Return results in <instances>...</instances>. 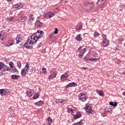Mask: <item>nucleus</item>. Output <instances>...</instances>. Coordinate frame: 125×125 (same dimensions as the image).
Segmentation results:
<instances>
[{
  "label": "nucleus",
  "mask_w": 125,
  "mask_h": 125,
  "mask_svg": "<svg viewBox=\"0 0 125 125\" xmlns=\"http://www.w3.org/2000/svg\"><path fill=\"white\" fill-rule=\"evenodd\" d=\"M29 71H30V64L28 62H26L25 66L21 71V76L26 77V75L29 73Z\"/></svg>",
  "instance_id": "f257e3e1"
},
{
  "label": "nucleus",
  "mask_w": 125,
  "mask_h": 125,
  "mask_svg": "<svg viewBox=\"0 0 125 125\" xmlns=\"http://www.w3.org/2000/svg\"><path fill=\"white\" fill-rule=\"evenodd\" d=\"M34 35L37 36V39L35 40V42H38V40H40V39H42V38H43V35H44V33L42 30H38L36 32V33H34Z\"/></svg>",
  "instance_id": "f03ea898"
},
{
  "label": "nucleus",
  "mask_w": 125,
  "mask_h": 125,
  "mask_svg": "<svg viewBox=\"0 0 125 125\" xmlns=\"http://www.w3.org/2000/svg\"><path fill=\"white\" fill-rule=\"evenodd\" d=\"M78 97H79V100H81L83 102H84L86 101L87 99L88 98L87 95L85 93H80V94L79 95Z\"/></svg>",
  "instance_id": "7ed1b4c3"
},
{
  "label": "nucleus",
  "mask_w": 125,
  "mask_h": 125,
  "mask_svg": "<svg viewBox=\"0 0 125 125\" xmlns=\"http://www.w3.org/2000/svg\"><path fill=\"white\" fill-rule=\"evenodd\" d=\"M57 71L55 68H53L50 71L51 75L48 77V80H52L53 78H56V76L57 75Z\"/></svg>",
  "instance_id": "20e7f679"
},
{
  "label": "nucleus",
  "mask_w": 125,
  "mask_h": 125,
  "mask_svg": "<svg viewBox=\"0 0 125 125\" xmlns=\"http://www.w3.org/2000/svg\"><path fill=\"white\" fill-rule=\"evenodd\" d=\"M93 6H94V5L92 3H88L84 4L83 6V9L87 11L88 10H91V8H93Z\"/></svg>",
  "instance_id": "39448f33"
},
{
  "label": "nucleus",
  "mask_w": 125,
  "mask_h": 125,
  "mask_svg": "<svg viewBox=\"0 0 125 125\" xmlns=\"http://www.w3.org/2000/svg\"><path fill=\"white\" fill-rule=\"evenodd\" d=\"M85 110L87 113H88V114H91L92 115L94 114V111L91 109V107L90 105H88V104H86V106H85Z\"/></svg>",
  "instance_id": "423d86ee"
},
{
  "label": "nucleus",
  "mask_w": 125,
  "mask_h": 125,
  "mask_svg": "<svg viewBox=\"0 0 125 125\" xmlns=\"http://www.w3.org/2000/svg\"><path fill=\"white\" fill-rule=\"evenodd\" d=\"M102 37L103 39H104V43H103V46L104 47H106L109 45V40L107 39L106 38L107 37V36L105 34H103L102 35Z\"/></svg>",
  "instance_id": "0eeeda50"
},
{
  "label": "nucleus",
  "mask_w": 125,
  "mask_h": 125,
  "mask_svg": "<svg viewBox=\"0 0 125 125\" xmlns=\"http://www.w3.org/2000/svg\"><path fill=\"white\" fill-rule=\"evenodd\" d=\"M0 94H1V96H6L9 94V90L7 89H0Z\"/></svg>",
  "instance_id": "6e6552de"
},
{
  "label": "nucleus",
  "mask_w": 125,
  "mask_h": 125,
  "mask_svg": "<svg viewBox=\"0 0 125 125\" xmlns=\"http://www.w3.org/2000/svg\"><path fill=\"white\" fill-rule=\"evenodd\" d=\"M7 69V66L2 62H0V70L1 72H5Z\"/></svg>",
  "instance_id": "1a4fd4ad"
},
{
  "label": "nucleus",
  "mask_w": 125,
  "mask_h": 125,
  "mask_svg": "<svg viewBox=\"0 0 125 125\" xmlns=\"http://www.w3.org/2000/svg\"><path fill=\"white\" fill-rule=\"evenodd\" d=\"M85 52H86V48H85L81 50L79 52L80 54L78 55V57H79V58H83V55Z\"/></svg>",
  "instance_id": "9d476101"
},
{
  "label": "nucleus",
  "mask_w": 125,
  "mask_h": 125,
  "mask_svg": "<svg viewBox=\"0 0 125 125\" xmlns=\"http://www.w3.org/2000/svg\"><path fill=\"white\" fill-rule=\"evenodd\" d=\"M14 8H17L18 9H21L23 7V4L22 3H18L15 4L14 6Z\"/></svg>",
  "instance_id": "9b49d317"
},
{
  "label": "nucleus",
  "mask_w": 125,
  "mask_h": 125,
  "mask_svg": "<svg viewBox=\"0 0 125 125\" xmlns=\"http://www.w3.org/2000/svg\"><path fill=\"white\" fill-rule=\"evenodd\" d=\"M35 28L38 29L42 26V23L40 21H37L35 23Z\"/></svg>",
  "instance_id": "f8f14e48"
},
{
  "label": "nucleus",
  "mask_w": 125,
  "mask_h": 125,
  "mask_svg": "<svg viewBox=\"0 0 125 125\" xmlns=\"http://www.w3.org/2000/svg\"><path fill=\"white\" fill-rule=\"evenodd\" d=\"M16 43L18 44L20 42H21V41H22V39L21 37V35L19 34L17 35V37L16 38Z\"/></svg>",
  "instance_id": "ddd939ff"
},
{
  "label": "nucleus",
  "mask_w": 125,
  "mask_h": 125,
  "mask_svg": "<svg viewBox=\"0 0 125 125\" xmlns=\"http://www.w3.org/2000/svg\"><path fill=\"white\" fill-rule=\"evenodd\" d=\"M82 117V114H81V112H77V114L76 115H74L73 116L74 120H77V119H79Z\"/></svg>",
  "instance_id": "4468645a"
},
{
  "label": "nucleus",
  "mask_w": 125,
  "mask_h": 125,
  "mask_svg": "<svg viewBox=\"0 0 125 125\" xmlns=\"http://www.w3.org/2000/svg\"><path fill=\"white\" fill-rule=\"evenodd\" d=\"M106 2V0H98L97 2V5H102Z\"/></svg>",
  "instance_id": "2eb2a0df"
},
{
  "label": "nucleus",
  "mask_w": 125,
  "mask_h": 125,
  "mask_svg": "<svg viewBox=\"0 0 125 125\" xmlns=\"http://www.w3.org/2000/svg\"><path fill=\"white\" fill-rule=\"evenodd\" d=\"M69 86L72 87V86H77V83H75L72 82L68 83L66 86L65 88H68Z\"/></svg>",
  "instance_id": "dca6fc26"
},
{
  "label": "nucleus",
  "mask_w": 125,
  "mask_h": 125,
  "mask_svg": "<svg viewBox=\"0 0 125 125\" xmlns=\"http://www.w3.org/2000/svg\"><path fill=\"white\" fill-rule=\"evenodd\" d=\"M104 111L105 113H111L113 110H112V107H110V106H108L104 108Z\"/></svg>",
  "instance_id": "f3484780"
},
{
  "label": "nucleus",
  "mask_w": 125,
  "mask_h": 125,
  "mask_svg": "<svg viewBox=\"0 0 125 125\" xmlns=\"http://www.w3.org/2000/svg\"><path fill=\"white\" fill-rule=\"evenodd\" d=\"M20 21H21V22H25L26 20H28V18L27 16H22L19 19Z\"/></svg>",
  "instance_id": "a211bd4d"
},
{
  "label": "nucleus",
  "mask_w": 125,
  "mask_h": 125,
  "mask_svg": "<svg viewBox=\"0 0 125 125\" xmlns=\"http://www.w3.org/2000/svg\"><path fill=\"white\" fill-rule=\"evenodd\" d=\"M67 77H68V72L62 75L61 79L62 81H64V80H65Z\"/></svg>",
  "instance_id": "6ab92c4d"
},
{
  "label": "nucleus",
  "mask_w": 125,
  "mask_h": 125,
  "mask_svg": "<svg viewBox=\"0 0 125 125\" xmlns=\"http://www.w3.org/2000/svg\"><path fill=\"white\" fill-rule=\"evenodd\" d=\"M82 34L78 35L76 37V40L77 42H81L82 40H83V38H82Z\"/></svg>",
  "instance_id": "aec40b11"
},
{
  "label": "nucleus",
  "mask_w": 125,
  "mask_h": 125,
  "mask_svg": "<svg viewBox=\"0 0 125 125\" xmlns=\"http://www.w3.org/2000/svg\"><path fill=\"white\" fill-rule=\"evenodd\" d=\"M84 60H85V61H97L98 60H97V59L96 58H93V59H89L88 58H87V57H84Z\"/></svg>",
  "instance_id": "412c9836"
},
{
  "label": "nucleus",
  "mask_w": 125,
  "mask_h": 125,
  "mask_svg": "<svg viewBox=\"0 0 125 125\" xmlns=\"http://www.w3.org/2000/svg\"><path fill=\"white\" fill-rule=\"evenodd\" d=\"M96 92L100 96H102V97L104 96V93L103 92V91L99 90H97Z\"/></svg>",
  "instance_id": "4be33fe9"
},
{
  "label": "nucleus",
  "mask_w": 125,
  "mask_h": 125,
  "mask_svg": "<svg viewBox=\"0 0 125 125\" xmlns=\"http://www.w3.org/2000/svg\"><path fill=\"white\" fill-rule=\"evenodd\" d=\"M11 78L13 79V80H19L18 78H20V76L17 75H12Z\"/></svg>",
  "instance_id": "5701e85b"
},
{
  "label": "nucleus",
  "mask_w": 125,
  "mask_h": 125,
  "mask_svg": "<svg viewBox=\"0 0 125 125\" xmlns=\"http://www.w3.org/2000/svg\"><path fill=\"white\" fill-rule=\"evenodd\" d=\"M23 46L28 49H33V46L27 44V43H24Z\"/></svg>",
  "instance_id": "b1692460"
},
{
  "label": "nucleus",
  "mask_w": 125,
  "mask_h": 125,
  "mask_svg": "<svg viewBox=\"0 0 125 125\" xmlns=\"http://www.w3.org/2000/svg\"><path fill=\"white\" fill-rule=\"evenodd\" d=\"M25 43H27V44H28V43H29V44H31L32 43V45H34V44H35V41H33L32 40L30 41V40H29L28 38Z\"/></svg>",
  "instance_id": "393cba45"
},
{
  "label": "nucleus",
  "mask_w": 125,
  "mask_h": 125,
  "mask_svg": "<svg viewBox=\"0 0 125 125\" xmlns=\"http://www.w3.org/2000/svg\"><path fill=\"white\" fill-rule=\"evenodd\" d=\"M34 104L35 105H37V106H41V105H42V104H43V102L40 101L37 103H34Z\"/></svg>",
  "instance_id": "a878e982"
},
{
  "label": "nucleus",
  "mask_w": 125,
  "mask_h": 125,
  "mask_svg": "<svg viewBox=\"0 0 125 125\" xmlns=\"http://www.w3.org/2000/svg\"><path fill=\"white\" fill-rule=\"evenodd\" d=\"M39 97H40V93H36L34 96H33V98L34 99H38V98H39Z\"/></svg>",
  "instance_id": "bb28decb"
},
{
  "label": "nucleus",
  "mask_w": 125,
  "mask_h": 125,
  "mask_svg": "<svg viewBox=\"0 0 125 125\" xmlns=\"http://www.w3.org/2000/svg\"><path fill=\"white\" fill-rule=\"evenodd\" d=\"M55 102L57 104H58V105H59V104H62V102H63V100H62V99H57L56 100V101H55ZM58 103L60 104H59Z\"/></svg>",
  "instance_id": "cd10ccee"
},
{
  "label": "nucleus",
  "mask_w": 125,
  "mask_h": 125,
  "mask_svg": "<svg viewBox=\"0 0 125 125\" xmlns=\"http://www.w3.org/2000/svg\"><path fill=\"white\" fill-rule=\"evenodd\" d=\"M29 21H34V19H35V17H34V15L33 14H30L29 16Z\"/></svg>",
  "instance_id": "c85d7f7f"
},
{
  "label": "nucleus",
  "mask_w": 125,
  "mask_h": 125,
  "mask_svg": "<svg viewBox=\"0 0 125 125\" xmlns=\"http://www.w3.org/2000/svg\"><path fill=\"white\" fill-rule=\"evenodd\" d=\"M50 14H51V12H49V14H46L45 17L47 18V19H49L52 17V16H51Z\"/></svg>",
  "instance_id": "c756f323"
},
{
  "label": "nucleus",
  "mask_w": 125,
  "mask_h": 125,
  "mask_svg": "<svg viewBox=\"0 0 125 125\" xmlns=\"http://www.w3.org/2000/svg\"><path fill=\"white\" fill-rule=\"evenodd\" d=\"M82 28H83V25L78 24L76 26V30L78 31H80V30H82Z\"/></svg>",
  "instance_id": "7c9ffc66"
},
{
  "label": "nucleus",
  "mask_w": 125,
  "mask_h": 125,
  "mask_svg": "<svg viewBox=\"0 0 125 125\" xmlns=\"http://www.w3.org/2000/svg\"><path fill=\"white\" fill-rule=\"evenodd\" d=\"M4 36V33L3 32L1 31L0 32V39L3 40V36Z\"/></svg>",
  "instance_id": "2f4dec72"
},
{
  "label": "nucleus",
  "mask_w": 125,
  "mask_h": 125,
  "mask_svg": "<svg viewBox=\"0 0 125 125\" xmlns=\"http://www.w3.org/2000/svg\"><path fill=\"white\" fill-rule=\"evenodd\" d=\"M11 69L13 72H15V73H19L18 70H17V69H16V67H15V66L12 67Z\"/></svg>",
  "instance_id": "473e14b6"
},
{
  "label": "nucleus",
  "mask_w": 125,
  "mask_h": 125,
  "mask_svg": "<svg viewBox=\"0 0 125 125\" xmlns=\"http://www.w3.org/2000/svg\"><path fill=\"white\" fill-rule=\"evenodd\" d=\"M66 102H68V100H62V104H59L60 106H63L66 103Z\"/></svg>",
  "instance_id": "72a5a7b5"
},
{
  "label": "nucleus",
  "mask_w": 125,
  "mask_h": 125,
  "mask_svg": "<svg viewBox=\"0 0 125 125\" xmlns=\"http://www.w3.org/2000/svg\"><path fill=\"white\" fill-rule=\"evenodd\" d=\"M82 121H80L79 122L73 124L72 125H83V124L82 123Z\"/></svg>",
  "instance_id": "f704fd0d"
},
{
  "label": "nucleus",
  "mask_w": 125,
  "mask_h": 125,
  "mask_svg": "<svg viewBox=\"0 0 125 125\" xmlns=\"http://www.w3.org/2000/svg\"><path fill=\"white\" fill-rule=\"evenodd\" d=\"M99 36H100V34L96 31L94 33V37H95V38L96 37H99Z\"/></svg>",
  "instance_id": "c9c22d12"
},
{
  "label": "nucleus",
  "mask_w": 125,
  "mask_h": 125,
  "mask_svg": "<svg viewBox=\"0 0 125 125\" xmlns=\"http://www.w3.org/2000/svg\"><path fill=\"white\" fill-rule=\"evenodd\" d=\"M17 66H18L19 69H20L21 67V62H17Z\"/></svg>",
  "instance_id": "e433bc0d"
},
{
  "label": "nucleus",
  "mask_w": 125,
  "mask_h": 125,
  "mask_svg": "<svg viewBox=\"0 0 125 125\" xmlns=\"http://www.w3.org/2000/svg\"><path fill=\"white\" fill-rule=\"evenodd\" d=\"M26 93L27 95H29V97H31L33 95V94L32 93V91H27L26 92Z\"/></svg>",
  "instance_id": "4c0bfd02"
},
{
  "label": "nucleus",
  "mask_w": 125,
  "mask_h": 125,
  "mask_svg": "<svg viewBox=\"0 0 125 125\" xmlns=\"http://www.w3.org/2000/svg\"><path fill=\"white\" fill-rule=\"evenodd\" d=\"M47 120H48V123L49 125H50L51 124V123H52V119H51V118H50V117H48Z\"/></svg>",
  "instance_id": "58836bf2"
},
{
  "label": "nucleus",
  "mask_w": 125,
  "mask_h": 125,
  "mask_svg": "<svg viewBox=\"0 0 125 125\" xmlns=\"http://www.w3.org/2000/svg\"><path fill=\"white\" fill-rule=\"evenodd\" d=\"M8 20L9 21H13L14 20V17H10L8 18Z\"/></svg>",
  "instance_id": "ea45409f"
},
{
  "label": "nucleus",
  "mask_w": 125,
  "mask_h": 125,
  "mask_svg": "<svg viewBox=\"0 0 125 125\" xmlns=\"http://www.w3.org/2000/svg\"><path fill=\"white\" fill-rule=\"evenodd\" d=\"M55 30V31L54 32V34H55V35L58 34V29L57 28H56Z\"/></svg>",
  "instance_id": "a19ab883"
},
{
  "label": "nucleus",
  "mask_w": 125,
  "mask_h": 125,
  "mask_svg": "<svg viewBox=\"0 0 125 125\" xmlns=\"http://www.w3.org/2000/svg\"><path fill=\"white\" fill-rule=\"evenodd\" d=\"M103 10V8L102 7H100L97 9V10H98V12H101V11H102Z\"/></svg>",
  "instance_id": "79ce46f5"
},
{
  "label": "nucleus",
  "mask_w": 125,
  "mask_h": 125,
  "mask_svg": "<svg viewBox=\"0 0 125 125\" xmlns=\"http://www.w3.org/2000/svg\"><path fill=\"white\" fill-rule=\"evenodd\" d=\"M83 46H80V47L78 48L77 50H78V51H80L82 50V49H83Z\"/></svg>",
  "instance_id": "37998d69"
},
{
  "label": "nucleus",
  "mask_w": 125,
  "mask_h": 125,
  "mask_svg": "<svg viewBox=\"0 0 125 125\" xmlns=\"http://www.w3.org/2000/svg\"><path fill=\"white\" fill-rule=\"evenodd\" d=\"M13 64V62H11L10 63H9V65H10V68H12V67H13L14 66L12 65Z\"/></svg>",
  "instance_id": "c03bdc74"
},
{
  "label": "nucleus",
  "mask_w": 125,
  "mask_h": 125,
  "mask_svg": "<svg viewBox=\"0 0 125 125\" xmlns=\"http://www.w3.org/2000/svg\"><path fill=\"white\" fill-rule=\"evenodd\" d=\"M43 74H45L46 73V68H42Z\"/></svg>",
  "instance_id": "a18cd8bd"
},
{
  "label": "nucleus",
  "mask_w": 125,
  "mask_h": 125,
  "mask_svg": "<svg viewBox=\"0 0 125 125\" xmlns=\"http://www.w3.org/2000/svg\"><path fill=\"white\" fill-rule=\"evenodd\" d=\"M42 43H40L39 45H38L37 47L38 48H40V47H41V46H42Z\"/></svg>",
  "instance_id": "49530a36"
},
{
  "label": "nucleus",
  "mask_w": 125,
  "mask_h": 125,
  "mask_svg": "<svg viewBox=\"0 0 125 125\" xmlns=\"http://www.w3.org/2000/svg\"><path fill=\"white\" fill-rule=\"evenodd\" d=\"M117 105H118V103H117V102H115L114 104H113L112 106L113 107H116Z\"/></svg>",
  "instance_id": "de8ad7c7"
},
{
  "label": "nucleus",
  "mask_w": 125,
  "mask_h": 125,
  "mask_svg": "<svg viewBox=\"0 0 125 125\" xmlns=\"http://www.w3.org/2000/svg\"><path fill=\"white\" fill-rule=\"evenodd\" d=\"M113 104H114V102H109V105H110V106H113Z\"/></svg>",
  "instance_id": "09e8293b"
},
{
  "label": "nucleus",
  "mask_w": 125,
  "mask_h": 125,
  "mask_svg": "<svg viewBox=\"0 0 125 125\" xmlns=\"http://www.w3.org/2000/svg\"><path fill=\"white\" fill-rule=\"evenodd\" d=\"M71 115H74V113H75V110L71 109Z\"/></svg>",
  "instance_id": "8fccbe9b"
},
{
  "label": "nucleus",
  "mask_w": 125,
  "mask_h": 125,
  "mask_svg": "<svg viewBox=\"0 0 125 125\" xmlns=\"http://www.w3.org/2000/svg\"><path fill=\"white\" fill-rule=\"evenodd\" d=\"M11 70H12V69H9L7 67V68H6V70L5 71H9V72H10V71H11Z\"/></svg>",
  "instance_id": "3c124183"
},
{
  "label": "nucleus",
  "mask_w": 125,
  "mask_h": 125,
  "mask_svg": "<svg viewBox=\"0 0 125 125\" xmlns=\"http://www.w3.org/2000/svg\"><path fill=\"white\" fill-rule=\"evenodd\" d=\"M71 111H72V109L68 108V109H67L68 113H70V112H71Z\"/></svg>",
  "instance_id": "603ef678"
},
{
  "label": "nucleus",
  "mask_w": 125,
  "mask_h": 125,
  "mask_svg": "<svg viewBox=\"0 0 125 125\" xmlns=\"http://www.w3.org/2000/svg\"><path fill=\"white\" fill-rule=\"evenodd\" d=\"M53 36H54L53 33L51 34V39H54V37Z\"/></svg>",
  "instance_id": "864d4df0"
},
{
  "label": "nucleus",
  "mask_w": 125,
  "mask_h": 125,
  "mask_svg": "<svg viewBox=\"0 0 125 125\" xmlns=\"http://www.w3.org/2000/svg\"><path fill=\"white\" fill-rule=\"evenodd\" d=\"M34 72V69L33 68L30 69V72L33 73Z\"/></svg>",
  "instance_id": "5fc2aeb1"
},
{
  "label": "nucleus",
  "mask_w": 125,
  "mask_h": 125,
  "mask_svg": "<svg viewBox=\"0 0 125 125\" xmlns=\"http://www.w3.org/2000/svg\"><path fill=\"white\" fill-rule=\"evenodd\" d=\"M50 15H51V16H52V17H53V16H54L55 15L54 14V13H53V12H52L51 14H50Z\"/></svg>",
  "instance_id": "6e6d98bb"
},
{
  "label": "nucleus",
  "mask_w": 125,
  "mask_h": 125,
  "mask_svg": "<svg viewBox=\"0 0 125 125\" xmlns=\"http://www.w3.org/2000/svg\"><path fill=\"white\" fill-rule=\"evenodd\" d=\"M36 38H37V36L35 35V36L33 37V40H34V41H36Z\"/></svg>",
  "instance_id": "4d7b16f0"
},
{
  "label": "nucleus",
  "mask_w": 125,
  "mask_h": 125,
  "mask_svg": "<svg viewBox=\"0 0 125 125\" xmlns=\"http://www.w3.org/2000/svg\"><path fill=\"white\" fill-rule=\"evenodd\" d=\"M83 70H87V67H83Z\"/></svg>",
  "instance_id": "13d9d810"
},
{
  "label": "nucleus",
  "mask_w": 125,
  "mask_h": 125,
  "mask_svg": "<svg viewBox=\"0 0 125 125\" xmlns=\"http://www.w3.org/2000/svg\"><path fill=\"white\" fill-rule=\"evenodd\" d=\"M122 95L125 96V92H123Z\"/></svg>",
  "instance_id": "bf43d9fd"
},
{
  "label": "nucleus",
  "mask_w": 125,
  "mask_h": 125,
  "mask_svg": "<svg viewBox=\"0 0 125 125\" xmlns=\"http://www.w3.org/2000/svg\"><path fill=\"white\" fill-rule=\"evenodd\" d=\"M13 44V43H11L10 44V45H8V46H10V45H12Z\"/></svg>",
  "instance_id": "052dcab7"
},
{
  "label": "nucleus",
  "mask_w": 125,
  "mask_h": 125,
  "mask_svg": "<svg viewBox=\"0 0 125 125\" xmlns=\"http://www.w3.org/2000/svg\"><path fill=\"white\" fill-rule=\"evenodd\" d=\"M117 50H118V49L116 48V49H115V52H117Z\"/></svg>",
  "instance_id": "680f3d73"
},
{
  "label": "nucleus",
  "mask_w": 125,
  "mask_h": 125,
  "mask_svg": "<svg viewBox=\"0 0 125 125\" xmlns=\"http://www.w3.org/2000/svg\"><path fill=\"white\" fill-rule=\"evenodd\" d=\"M123 75H125V71L123 72Z\"/></svg>",
  "instance_id": "e2e57ef3"
},
{
  "label": "nucleus",
  "mask_w": 125,
  "mask_h": 125,
  "mask_svg": "<svg viewBox=\"0 0 125 125\" xmlns=\"http://www.w3.org/2000/svg\"><path fill=\"white\" fill-rule=\"evenodd\" d=\"M33 37H34V35H32L31 39H33Z\"/></svg>",
  "instance_id": "0e129e2a"
},
{
  "label": "nucleus",
  "mask_w": 125,
  "mask_h": 125,
  "mask_svg": "<svg viewBox=\"0 0 125 125\" xmlns=\"http://www.w3.org/2000/svg\"><path fill=\"white\" fill-rule=\"evenodd\" d=\"M8 1H11L12 0H7Z\"/></svg>",
  "instance_id": "69168bd1"
},
{
  "label": "nucleus",
  "mask_w": 125,
  "mask_h": 125,
  "mask_svg": "<svg viewBox=\"0 0 125 125\" xmlns=\"http://www.w3.org/2000/svg\"><path fill=\"white\" fill-rule=\"evenodd\" d=\"M9 42H11V41H10Z\"/></svg>",
  "instance_id": "338daca9"
},
{
  "label": "nucleus",
  "mask_w": 125,
  "mask_h": 125,
  "mask_svg": "<svg viewBox=\"0 0 125 125\" xmlns=\"http://www.w3.org/2000/svg\"><path fill=\"white\" fill-rule=\"evenodd\" d=\"M57 10H58V8H57Z\"/></svg>",
  "instance_id": "774afa93"
}]
</instances>
